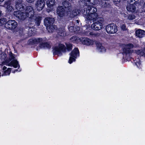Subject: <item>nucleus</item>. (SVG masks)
Masks as SVG:
<instances>
[{
    "instance_id": "0eeeda50",
    "label": "nucleus",
    "mask_w": 145,
    "mask_h": 145,
    "mask_svg": "<svg viewBox=\"0 0 145 145\" xmlns=\"http://www.w3.org/2000/svg\"><path fill=\"white\" fill-rule=\"evenodd\" d=\"M26 17L32 18L34 17V10L33 8L31 6L27 7L25 10Z\"/></svg>"
},
{
    "instance_id": "dca6fc26",
    "label": "nucleus",
    "mask_w": 145,
    "mask_h": 145,
    "mask_svg": "<svg viewBox=\"0 0 145 145\" xmlns=\"http://www.w3.org/2000/svg\"><path fill=\"white\" fill-rule=\"evenodd\" d=\"M135 34L137 37L139 38H142L144 37L145 35V31L139 29L136 31Z\"/></svg>"
},
{
    "instance_id": "412c9836",
    "label": "nucleus",
    "mask_w": 145,
    "mask_h": 145,
    "mask_svg": "<svg viewBox=\"0 0 145 145\" xmlns=\"http://www.w3.org/2000/svg\"><path fill=\"white\" fill-rule=\"evenodd\" d=\"M96 45L97 48L101 52H105L106 49L103 46L102 43H101L99 42H97L96 43Z\"/></svg>"
},
{
    "instance_id": "1a4fd4ad",
    "label": "nucleus",
    "mask_w": 145,
    "mask_h": 145,
    "mask_svg": "<svg viewBox=\"0 0 145 145\" xmlns=\"http://www.w3.org/2000/svg\"><path fill=\"white\" fill-rule=\"evenodd\" d=\"M45 3L44 0H38L35 4L37 9L39 11L42 10L44 6Z\"/></svg>"
},
{
    "instance_id": "4c0bfd02",
    "label": "nucleus",
    "mask_w": 145,
    "mask_h": 145,
    "mask_svg": "<svg viewBox=\"0 0 145 145\" xmlns=\"http://www.w3.org/2000/svg\"><path fill=\"white\" fill-rule=\"evenodd\" d=\"M125 47L130 48V50L131 49L133 48L134 47V45L132 43H129L125 45Z\"/></svg>"
},
{
    "instance_id": "bb28decb",
    "label": "nucleus",
    "mask_w": 145,
    "mask_h": 145,
    "mask_svg": "<svg viewBox=\"0 0 145 145\" xmlns=\"http://www.w3.org/2000/svg\"><path fill=\"white\" fill-rule=\"evenodd\" d=\"M73 20H74L75 18L74 17L77 16L80 13V9H77L75 10H73Z\"/></svg>"
},
{
    "instance_id": "6ab92c4d",
    "label": "nucleus",
    "mask_w": 145,
    "mask_h": 145,
    "mask_svg": "<svg viewBox=\"0 0 145 145\" xmlns=\"http://www.w3.org/2000/svg\"><path fill=\"white\" fill-rule=\"evenodd\" d=\"M132 51L130 48L125 47L123 49V55H129L132 53Z\"/></svg>"
},
{
    "instance_id": "58836bf2",
    "label": "nucleus",
    "mask_w": 145,
    "mask_h": 145,
    "mask_svg": "<svg viewBox=\"0 0 145 145\" xmlns=\"http://www.w3.org/2000/svg\"><path fill=\"white\" fill-rule=\"evenodd\" d=\"M9 59L10 61L14 59H15L14 55L12 54L11 52H9Z\"/></svg>"
},
{
    "instance_id": "c9c22d12",
    "label": "nucleus",
    "mask_w": 145,
    "mask_h": 145,
    "mask_svg": "<svg viewBox=\"0 0 145 145\" xmlns=\"http://www.w3.org/2000/svg\"><path fill=\"white\" fill-rule=\"evenodd\" d=\"M6 57L7 55L5 53H2L0 55V57L2 60H5Z\"/></svg>"
},
{
    "instance_id": "c03bdc74",
    "label": "nucleus",
    "mask_w": 145,
    "mask_h": 145,
    "mask_svg": "<svg viewBox=\"0 0 145 145\" xmlns=\"http://www.w3.org/2000/svg\"><path fill=\"white\" fill-rule=\"evenodd\" d=\"M69 31L72 32V26H70L69 27Z\"/></svg>"
},
{
    "instance_id": "b1692460",
    "label": "nucleus",
    "mask_w": 145,
    "mask_h": 145,
    "mask_svg": "<svg viewBox=\"0 0 145 145\" xmlns=\"http://www.w3.org/2000/svg\"><path fill=\"white\" fill-rule=\"evenodd\" d=\"M55 4V0H48L46 2V4L48 6L50 7H51L54 6Z\"/></svg>"
},
{
    "instance_id": "f704fd0d",
    "label": "nucleus",
    "mask_w": 145,
    "mask_h": 145,
    "mask_svg": "<svg viewBox=\"0 0 145 145\" xmlns=\"http://www.w3.org/2000/svg\"><path fill=\"white\" fill-rule=\"evenodd\" d=\"M42 41V39L41 38L35 39L33 40V42L35 43H39Z\"/></svg>"
},
{
    "instance_id": "603ef678",
    "label": "nucleus",
    "mask_w": 145,
    "mask_h": 145,
    "mask_svg": "<svg viewBox=\"0 0 145 145\" xmlns=\"http://www.w3.org/2000/svg\"><path fill=\"white\" fill-rule=\"evenodd\" d=\"M143 7L144 8H145V3H144V4L143 5Z\"/></svg>"
},
{
    "instance_id": "20e7f679",
    "label": "nucleus",
    "mask_w": 145,
    "mask_h": 145,
    "mask_svg": "<svg viewBox=\"0 0 145 145\" xmlns=\"http://www.w3.org/2000/svg\"><path fill=\"white\" fill-rule=\"evenodd\" d=\"M105 30L107 33L109 34H114L118 31L117 26L114 23L108 24L106 26Z\"/></svg>"
},
{
    "instance_id": "72a5a7b5",
    "label": "nucleus",
    "mask_w": 145,
    "mask_h": 145,
    "mask_svg": "<svg viewBox=\"0 0 145 145\" xmlns=\"http://www.w3.org/2000/svg\"><path fill=\"white\" fill-rule=\"evenodd\" d=\"M135 18V16L133 14H129L128 16V18L129 20H132Z\"/></svg>"
},
{
    "instance_id": "5701e85b",
    "label": "nucleus",
    "mask_w": 145,
    "mask_h": 145,
    "mask_svg": "<svg viewBox=\"0 0 145 145\" xmlns=\"http://www.w3.org/2000/svg\"><path fill=\"white\" fill-rule=\"evenodd\" d=\"M8 65L9 66H12L14 68H17L18 65L19 67V65H18V61L16 60H12L8 64Z\"/></svg>"
},
{
    "instance_id": "f3484780",
    "label": "nucleus",
    "mask_w": 145,
    "mask_h": 145,
    "mask_svg": "<svg viewBox=\"0 0 145 145\" xmlns=\"http://www.w3.org/2000/svg\"><path fill=\"white\" fill-rule=\"evenodd\" d=\"M3 7L6 8L7 10L10 11H12L13 9V7L11 5L10 2V1L5 2L3 5Z\"/></svg>"
},
{
    "instance_id": "ddd939ff",
    "label": "nucleus",
    "mask_w": 145,
    "mask_h": 145,
    "mask_svg": "<svg viewBox=\"0 0 145 145\" xmlns=\"http://www.w3.org/2000/svg\"><path fill=\"white\" fill-rule=\"evenodd\" d=\"M22 0H18L16 2V8L20 10H23L24 8V5L22 4Z\"/></svg>"
},
{
    "instance_id": "09e8293b",
    "label": "nucleus",
    "mask_w": 145,
    "mask_h": 145,
    "mask_svg": "<svg viewBox=\"0 0 145 145\" xmlns=\"http://www.w3.org/2000/svg\"><path fill=\"white\" fill-rule=\"evenodd\" d=\"M91 0H85V1L88 2V3H90Z\"/></svg>"
},
{
    "instance_id": "f8f14e48",
    "label": "nucleus",
    "mask_w": 145,
    "mask_h": 145,
    "mask_svg": "<svg viewBox=\"0 0 145 145\" xmlns=\"http://www.w3.org/2000/svg\"><path fill=\"white\" fill-rule=\"evenodd\" d=\"M57 13L59 16L63 17L65 13V9L61 6H59L57 9Z\"/></svg>"
},
{
    "instance_id": "79ce46f5",
    "label": "nucleus",
    "mask_w": 145,
    "mask_h": 145,
    "mask_svg": "<svg viewBox=\"0 0 145 145\" xmlns=\"http://www.w3.org/2000/svg\"><path fill=\"white\" fill-rule=\"evenodd\" d=\"M80 20H77L75 21V25H78L79 24Z\"/></svg>"
},
{
    "instance_id": "de8ad7c7",
    "label": "nucleus",
    "mask_w": 145,
    "mask_h": 145,
    "mask_svg": "<svg viewBox=\"0 0 145 145\" xmlns=\"http://www.w3.org/2000/svg\"><path fill=\"white\" fill-rule=\"evenodd\" d=\"M7 68L5 66H4L3 67V70H5L7 69Z\"/></svg>"
},
{
    "instance_id": "9b49d317",
    "label": "nucleus",
    "mask_w": 145,
    "mask_h": 145,
    "mask_svg": "<svg viewBox=\"0 0 145 145\" xmlns=\"http://www.w3.org/2000/svg\"><path fill=\"white\" fill-rule=\"evenodd\" d=\"M54 21L55 20L53 18L46 17L44 19V23L45 25L47 27L52 25Z\"/></svg>"
},
{
    "instance_id": "4468645a",
    "label": "nucleus",
    "mask_w": 145,
    "mask_h": 145,
    "mask_svg": "<svg viewBox=\"0 0 145 145\" xmlns=\"http://www.w3.org/2000/svg\"><path fill=\"white\" fill-rule=\"evenodd\" d=\"M80 56V52L78 48H75L73 49V62L76 61V59Z\"/></svg>"
},
{
    "instance_id": "3c124183",
    "label": "nucleus",
    "mask_w": 145,
    "mask_h": 145,
    "mask_svg": "<svg viewBox=\"0 0 145 145\" xmlns=\"http://www.w3.org/2000/svg\"><path fill=\"white\" fill-rule=\"evenodd\" d=\"M4 0H0V1L1 2H3Z\"/></svg>"
},
{
    "instance_id": "864d4df0",
    "label": "nucleus",
    "mask_w": 145,
    "mask_h": 145,
    "mask_svg": "<svg viewBox=\"0 0 145 145\" xmlns=\"http://www.w3.org/2000/svg\"><path fill=\"white\" fill-rule=\"evenodd\" d=\"M69 0V1H72V0Z\"/></svg>"
},
{
    "instance_id": "c756f323",
    "label": "nucleus",
    "mask_w": 145,
    "mask_h": 145,
    "mask_svg": "<svg viewBox=\"0 0 145 145\" xmlns=\"http://www.w3.org/2000/svg\"><path fill=\"white\" fill-rule=\"evenodd\" d=\"M7 21L6 18H3L0 19V26H1L5 23Z\"/></svg>"
},
{
    "instance_id": "473e14b6",
    "label": "nucleus",
    "mask_w": 145,
    "mask_h": 145,
    "mask_svg": "<svg viewBox=\"0 0 145 145\" xmlns=\"http://www.w3.org/2000/svg\"><path fill=\"white\" fill-rule=\"evenodd\" d=\"M120 28L123 31H126L128 30L126 25L125 24H123L120 26Z\"/></svg>"
},
{
    "instance_id": "c85d7f7f",
    "label": "nucleus",
    "mask_w": 145,
    "mask_h": 145,
    "mask_svg": "<svg viewBox=\"0 0 145 145\" xmlns=\"http://www.w3.org/2000/svg\"><path fill=\"white\" fill-rule=\"evenodd\" d=\"M80 27L78 25H75V24L73 23V31L74 32H78L80 30Z\"/></svg>"
},
{
    "instance_id": "2f4dec72",
    "label": "nucleus",
    "mask_w": 145,
    "mask_h": 145,
    "mask_svg": "<svg viewBox=\"0 0 145 145\" xmlns=\"http://www.w3.org/2000/svg\"><path fill=\"white\" fill-rule=\"evenodd\" d=\"M67 47V48L68 51H70L72 49V44L69 43H68L66 44Z\"/></svg>"
},
{
    "instance_id": "2eb2a0df",
    "label": "nucleus",
    "mask_w": 145,
    "mask_h": 145,
    "mask_svg": "<svg viewBox=\"0 0 145 145\" xmlns=\"http://www.w3.org/2000/svg\"><path fill=\"white\" fill-rule=\"evenodd\" d=\"M136 5L134 4L130 3L126 7L127 10L132 12H135L136 10Z\"/></svg>"
},
{
    "instance_id": "aec40b11",
    "label": "nucleus",
    "mask_w": 145,
    "mask_h": 145,
    "mask_svg": "<svg viewBox=\"0 0 145 145\" xmlns=\"http://www.w3.org/2000/svg\"><path fill=\"white\" fill-rule=\"evenodd\" d=\"M135 53L139 56H145V48L143 49L137 50Z\"/></svg>"
},
{
    "instance_id": "6e6552de",
    "label": "nucleus",
    "mask_w": 145,
    "mask_h": 145,
    "mask_svg": "<svg viewBox=\"0 0 145 145\" xmlns=\"http://www.w3.org/2000/svg\"><path fill=\"white\" fill-rule=\"evenodd\" d=\"M14 15L20 20H24L27 18L25 12H22L20 11H15Z\"/></svg>"
},
{
    "instance_id": "9d476101",
    "label": "nucleus",
    "mask_w": 145,
    "mask_h": 145,
    "mask_svg": "<svg viewBox=\"0 0 145 145\" xmlns=\"http://www.w3.org/2000/svg\"><path fill=\"white\" fill-rule=\"evenodd\" d=\"M62 5L63 7L65 8L66 10L68 12H70L71 10L72 6L71 4L66 0L62 1Z\"/></svg>"
},
{
    "instance_id": "a18cd8bd",
    "label": "nucleus",
    "mask_w": 145,
    "mask_h": 145,
    "mask_svg": "<svg viewBox=\"0 0 145 145\" xmlns=\"http://www.w3.org/2000/svg\"><path fill=\"white\" fill-rule=\"evenodd\" d=\"M135 2H133V4H134L135 5H136V4L138 3L139 0H135Z\"/></svg>"
},
{
    "instance_id": "5fc2aeb1",
    "label": "nucleus",
    "mask_w": 145,
    "mask_h": 145,
    "mask_svg": "<svg viewBox=\"0 0 145 145\" xmlns=\"http://www.w3.org/2000/svg\"><path fill=\"white\" fill-rule=\"evenodd\" d=\"M49 11H50V10H49L48 11V12H49Z\"/></svg>"
},
{
    "instance_id": "ea45409f",
    "label": "nucleus",
    "mask_w": 145,
    "mask_h": 145,
    "mask_svg": "<svg viewBox=\"0 0 145 145\" xmlns=\"http://www.w3.org/2000/svg\"><path fill=\"white\" fill-rule=\"evenodd\" d=\"M11 69V68H8V69H7V70L5 71L4 73V75H9Z\"/></svg>"
},
{
    "instance_id": "7c9ffc66",
    "label": "nucleus",
    "mask_w": 145,
    "mask_h": 145,
    "mask_svg": "<svg viewBox=\"0 0 145 145\" xmlns=\"http://www.w3.org/2000/svg\"><path fill=\"white\" fill-rule=\"evenodd\" d=\"M58 35L61 37L65 36L66 35L65 32L62 30H59L58 32Z\"/></svg>"
},
{
    "instance_id": "e433bc0d",
    "label": "nucleus",
    "mask_w": 145,
    "mask_h": 145,
    "mask_svg": "<svg viewBox=\"0 0 145 145\" xmlns=\"http://www.w3.org/2000/svg\"><path fill=\"white\" fill-rule=\"evenodd\" d=\"M70 56L69 57L68 62L70 64H71L72 62V51L71 53H70Z\"/></svg>"
},
{
    "instance_id": "a19ab883",
    "label": "nucleus",
    "mask_w": 145,
    "mask_h": 145,
    "mask_svg": "<svg viewBox=\"0 0 145 145\" xmlns=\"http://www.w3.org/2000/svg\"><path fill=\"white\" fill-rule=\"evenodd\" d=\"M121 0H113L114 3L115 4H119L121 1Z\"/></svg>"
},
{
    "instance_id": "a878e982",
    "label": "nucleus",
    "mask_w": 145,
    "mask_h": 145,
    "mask_svg": "<svg viewBox=\"0 0 145 145\" xmlns=\"http://www.w3.org/2000/svg\"><path fill=\"white\" fill-rule=\"evenodd\" d=\"M39 47L40 48H44L47 47L48 48H50V46L49 44L46 42H42L39 45Z\"/></svg>"
},
{
    "instance_id": "37998d69",
    "label": "nucleus",
    "mask_w": 145,
    "mask_h": 145,
    "mask_svg": "<svg viewBox=\"0 0 145 145\" xmlns=\"http://www.w3.org/2000/svg\"><path fill=\"white\" fill-rule=\"evenodd\" d=\"M27 2L29 3H32L35 0H26Z\"/></svg>"
},
{
    "instance_id": "f03ea898",
    "label": "nucleus",
    "mask_w": 145,
    "mask_h": 145,
    "mask_svg": "<svg viewBox=\"0 0 145 145\" xmlns=\"http://www.w3.org/2000/svg\"><path fill=\"white\" fill-rule=\"evenodd\" d=\"M87 7L88 12L89 14V16H87V20H92L98 17V14L96 12L97 11L96 8L91 6H89Z\"/></svg>"
},
{
    "instance_id": "f257e3e1",
    "label": "nucleus",
    "mask_w": 145,
    "mask_h": 145,
    "mask_svg": "<svg viewBox=\"0 0 145 145\" xmlns=\"http://www.w3.org/2000/svg\"><path fill=\"white\" fill-rule=\"evenodd\" d=\"M93 20L95 21V22L91 25L92 29L95 31H99L102 29L104 21V19L103 18L97 17Z\"/></svg>"
},
{
    "instance_id": "7ed1b4c3",
    "label": "nucleus",
    "mask_w": 145,
    "mask_h": 145,
    "mask_svg": "<svg viewBox=\"0 0 145 145\" xmlns=\"http://www.w3.org/2000/svg\"><path fill=\"white\" fill-rule=\"evenodd\" d=\"M74 40L76 42H81L84 45L89 46L92 45V40L87 38L82 37L79 38L78 37L73 36V41Z\"/></svg>"
},
{
    "instance_id": "8fccbe9b",
    "label": "nucleus",
    "mask_w": 145,
    "mask_h": 145,
    "mask_svg": "<svg viewBox=\"0 0 145 145\" xmlns=\"http://www.w3.org/2000/svg\"><path fill=\"white\" fill-rule=\"evenodd\" d=\"M2 12L0 10V16H1L2 14Z\"/></svg>"
},
{
    "instance_id": "39448f33",
    "label": "nucleus",
    "mask_w": 145,
    "mask_h": 145,
    "mask_svg": "<svg viewBox=\"0 0 145 145\" xmlns=\"http://www.w3.org/2000/svg\"><path fill=\"white\" fill-rule=\"evenodd\" d=\"M66 51V49L65 45L62 44H60L55 48L53 54L54 55L56 54L58 55H60L61 54V52H65Z\"/></svg>"
},
{
    "instance_id": "cd10ccee",
    "label": "nucleus",
    "mask_w": 145,
    "mask_h": 145,
    "mask_svg": "<svg viewBox=\"0 0 145 145\" xmlns=\"http://www.w3.org/2000/svg\"><path fill=\"white\" fill-rule=\"evenodd\" d=\"M42 20V17L40 16H38L36 17L35 19V24L39 26L40 25Z\"/></svg>"
},
{
    "instance_id": "49530a36",
    "label": "nucleus",
    "mask_w": 145,
    "mask_h": 145,
    "mask_svg": "<svg viewBox=\"0 0 145 145\" xmlns=\"http://www.w3.org/2000/svg\"><path fill=\"white\" fill-rule=\"evenodd\" d=\"M135 2V0H130V3L133 4L134 2Z\"/></svg>"
},
{
    "instance_id": "a211bd4d",
    "label": "nucleus",
    "mask_w": 145,
    "mask_h": 145,
    "mask_svg": "<svg viewBox=\"0 0 145 145\" xmlns=\"http://www.w3.org/2000/svg\"><path fill=\"white\" fill-rule=\"evenodd\" d=\"M56 28V26L53 24L46 27L49 33H52L54 32Z\"/></svg>"
},
{
    "instance_id": "4be33fe9",
    "label": "nucleus",
    "mask_w": 145,
    "mask_h": 145,
    "mask_svg": "<svg viewBox=\"0 0 145 145\" xmlns=\"http://www.w3.org/2000/svg\"><path fill=\"white\" fill-rule=\"evenodd\" d=\"M82 13L83 15V16L86 18V21H88L87 20V16H89V12H88V7L85 8L82 10Z\"/></svg>"
},
{
    "instance_id": "423d86ee",
    "label": "nucleus",
    "mask_w": 145,
    "mask_h": 145,
    "mask_svg": "<svg viewBox=\"0 0 145 145\" xmlns=\"http://www.w3.org/2000/svg\"><path fill=\"white\" fill-rule=\"evenodd\" d=\"M17 25V23L14 20H9L5 24V27L7 29H15Z\"/></svg>"
},
{
    "instance_id": "393cba45",
    "label": "nucleus",
    "mask_w": 145,
    "mask_h": 145,
    "mask_svg": "<svg viewBox=\"0 0 145 145\" xmlns=\"http://www.w3.org/2000/svg\"><path fill=\"white\" fill-rule=\"evenodd\" d=\"M106 0H103L102 2V1L100 3L101 5V6L103 8H108L110 6V4L109 3H107L105 1Z\"/></svg>"
}]
</instances>
